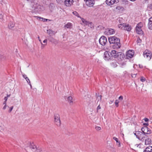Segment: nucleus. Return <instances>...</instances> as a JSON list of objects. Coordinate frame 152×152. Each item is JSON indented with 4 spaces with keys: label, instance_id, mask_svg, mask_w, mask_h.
<instances>
[{
    "label": "nucleus",
    "instance_id": "1",
    "mask_svg": "<svg viewBox=\"0 0 152 152\" xmlns=\"http://www.w3.org/2000/svg\"><path fill=\"white\" fill-rule=\"evenodd\" d=\"M31 10L32 12L36 13L43 11L44 10V8L42 6L38 4H36L33 5Z\"/></svg>",
    "mask_w": 152,
    "mask_h": 152
},
{
    "label": "nucleus",
    "instance_id": "2",
    "mask_svg": "<svg viewBox=\"0 0 152 152\" xmlns=\"http://www.w3.org/2000/svg\"><path fill=\"white\" fill-rule=\"evenodd\" d=\"M118 27L121 29L126 30L128 31H130L132 29L131 26L126 23L120 24L118 25Z\"/></svg>",
    "mask_w": 152,
    "mask_h": 152
},
{
    "label": "nucleus",
    "instance_id": "3",
    "mask_svg": "<svg viewBox=\"0 0 152 152\" xmlns=\"http://www.w3.org/2000/svg\"><path fill=\"white\" fill-rule=\"evenodd\" d=\"M109 41L110 44L117 43L120 42V39L115 36L110 37H109Z\"/></svg>",
    "mask_w": 152,
    "mask_h": 152
},
{
    "label": "nucleus",
    "instance_id": "4",
    "mask_svg": "<svg viewBox=\"0 0 152 152\" xmlns=\"http://www.w3.org/2000/svg\"><path fill=\"white\" fill-rule=\"evenodd\" d=\"M54 121L56 125L60 126L61 125V121L60 119V116L59 114H56L54 115Z\"/></svg>",
    "mask_w": 152,
    "mask_h": 152
},
{
    "label": "nucleus",
    "instance_id": "5",
    "mask_svg": "<svg viewBox=\"0 0 152 152\" xmlns=\"http://www.w3.org/2000/svg\"><path fill=\"white\" fill-rule=\"evenodd\" d=\"M143 55L145 57H146L149 60L151 58V53L150 51L148 50H146L144 52Z\"/></svg>",
    "mask_w": 152,
    "mask_h": 152
},
{
    "label": "nucleus",
    "instance_id": "6",
    "mask_svg": "<svg viewBox=\"0 0 152 152\" xmlns=\"http://www.w3.org/2000/svg\"><path fill=\"white\" fill-rule=\"evenodd\" d=\"M99 43L102 45H104L107 42V38L104 36H102L99 40Z\"/></svg>",
    "mask_w": 152,
    "mask_h": 152
},
{
    "label": "nucleus",
    "instance_id": "7",
    "mask_svg": "<svg viewBox=\"0 0 152 152\" xmlns=\"http://www.w3.org/2000/svg\"><path fill=\"white\" fill-rule=\"evenodd\" d=\"M109 53L111 57H113L115 58L118 57L121 54V52L116 53V51L115 50H112L111 52H109Z\"/></svg>",
    "mask_w": 152,
    "mask_h": 152
},
{
    "label": "nucleus",
    "instance_id": "8",
    "mask_svg": "<svg viewBox=\"0 0 152 152\" xmlns=\"http://www.w3.org/2000/svg\"><path fill=\"white\" fill-rule=\"evenodd\" d=\"M134 52L133 50H129L126 53V58L129 59L132 58L134 55Z\"/></svg>",
    "mask_w": 152,
    "mask_h": 152
},
{
    "label": "nucleus",
    "instance_id": "9",
    "mask_svg": "<svg viewBox=\"0 0 152 152\" xmlns=\"http://www.w3.org/2000/svg\"><path fill=\"white\" fill-rule=\"evenodd\" d=\"M95 3L94 0H86V5L89 7H91L93 6Z\"/></svg>",
    "mask_w": 152,
    "mask_h": 152
},
{
    "label": "nucleus",
    "instance_id": "10",
    "mask_svg": "<svg viewBox=\"0 0 152 152\" xmlns=\"http://www.w3.org/2000/svg\"><path fill=\"white\" fill-rule=\"evenodd\" d=\"M111 56L110 55L109 52H105L104 54V58L105 60H109L111 59Z\"/></svg>",
    "mask_w": 152,
    "mask_h": 152
},
{
    "label": "nucleus",
    "instance_id": "11",
    "mask_svg": "<svg viewBox=\"0 0 152 152\" xmlns=\"http://www.w3.org/2000/svg\"><path fill=\"white\" fill-rule=\"evenodd\" d=\"M73 0H65L64 1L65 5L67 6H70L73 4Z\"/></svg>",
    "mask_w": 152,
    "mask_h": 152
},
{
    "label": "nucleus",
    "instance_id": "12",
    "mask_svg": "<svg viewBox=\"0 0 152 152\" xmlns=\"http://www.w3.org/2000/svg\"><path fill=\"white\" fill-rule=\"evenodd\" d=\"M65 98L68 102L70 105L73 104V99L72 97L71 96H66Z\"/></svg>",
    "mask_w": 152,
    "mask_h": 152
},
{
    "label": "nucleus",
    "instance_id": "13",
    "mask_svg": "<svg viewBox=\"0 0 152 152\" xmlns=\"http://www.w3.org/2000/svg\"><path fill=\"white\" fill-rule=\"evenodd\" d=\"M115 9L116 11H118L119 12H122L124 10V8L121 6H118L116 7Z\"/></svg>",
    "mask_w": 152,
    "mask_h": 152
},
{
    "label": "nucleus",
    "instance_id": "14",
    "mask_svg": "<svg viewBox=\"0 0 152 152\" xmlns=\"http://www.w3.org/2000/svg\"><path fill=\"white\" fill-rule=\"evenodd\" d=\"M148 27L149 29L152 30V17L149 19Z\"/></svg>",
    "mask_w": 152,
    "mask_h": 152
},
{
    "label": "nucleus",
    "instance_id": "15",
    "mask_svg": "<svg viewBox=\"0 0 152 152\" xmlns=\"http://www.w3.org/2000/svg\"><path fill=\"white\" fill-rule=\"evenodd\" d=\"M115 1V0H106V3L108 5H111L114 4Z\"/></svg>",
    "mask_w": 152,
    "mask_h": 152
},
{
    "label": "nucleus",
    "instance_id": "16",
    "mask_svg": "<svg viewBox=\"0 0 152 152\" xmlns=\"http://www.w3.org/2000/svg\"><path fill=\"white\" fill-rule=\"evenodd\" d=\"M48 40L50 42L54 43L55 44L58 43V42L57 40L52 37H50L48 39Z\"/></svg>",
    "mask_w": 152,
    "mask_h": 152
},
{
    "label": "nucleus",
    "instance_id": "17",
    "mask_svg": "<svg viewBox=\"0 0 152 152\" xmlns=\"http://www.w3.org/2000/svg\"><path fill=\"white\" fill-rule=\"evenodd\" d=\"M114 44L113 46V47L114 49H117L118 48H120L121 46V45L120 43H114Z\"/></svg>",
    "mask_w": 152,
    "mask_h": 152
},
{
    "label": "nucleus",
    "instance_id": "18",
    "mask_svg": "<svg viewBox=\"0 0 152 152\" xmlns=\"http://www.w3.org/2000/svg\"><path fill=\"white\" fill-rule=\"evenodd\" d=\"M136 31L139 34H143V31L141 29V28L136 27Z\"/></svg>",
    "mask_w": 152,
    "mask_h": 152
},
{
    "label": "nucleus",
    "instance_id": "19",
    "mask_svg": "<svg viewBox=\"0 0 152 152\" xmlns=\"http://www.w3.org/2000/svg\"><path fill=\"white\" fill-rule=\"evenodd\" d=\"M30 147L32 149V151H36V150L37 148L35 145H34L33 143L30 144Z\"/></svg>",
    "mask_w": 152,
    "mask_h": 152
},
{
    "label": "nucleus",
    "instance_id": "20",
    "mask_svg": "<svg viewBox=\"0 0 152 152\" xmlns=\"http://www.w3.org/2000/svg\"><path fill=\"white\" fill-rule=\"evenodd\" d=\"M152 151V147L149 146L146 148L143 152H151Z\"/></svg>",
    "mask_w": 152,
    "mask_h": 152
},
{
    "label": "nucleus",
    "instance_id": "21",
    "mask_svg": "<svg viewBox=\"0 0 152 152\" xmlns=\"http://www.w3.org/2000/svg\"><path fill=\"white\" fill-rule=\"evenodd\" d=\"M151 140L150 138L148 137L145 139V144L146 145H149L151 143Z\"/></svg>",
    "mask_w": 152,
    "mask_h": 152
},
{
    "label": "nucleus",
    "instance_id": "22",
    "mask_svg": "<svg viewBox=\"0 0 152 152\" xmlns=\"http://www.w3.org/2000/svg\"><path fill=\"white\" fill-rule=\"evenodd\" d=\"M115 32L113 29L110 28L108 29L107 34L109 35H111L115 33Z\"/></svg>",
    "mask_w": 152,
    "mask_h": 152
},
{
    "label": "nucleus",
    "instance_id": "23",
    "mask_svg": "<svg viewBox=\"0 0 152 152\" xmlns=\"http://www.w3.org/2000/svg\"><path fill=\"white\" fill-rule=\"evenodd\" d=\"M47 33L49 34H55L56 33L55 31L52 29H48L47 30Z\"/></svg>",
    "mask_w": 152,
    "mask_h": 152
},
{
    "label": "nucleus",
    "instance_id": "24",
    "mask_svg": "<svg viewBox=\"0 0 152 152\" xmlns=\"http://www.w3.org/2000/svg\"><path fill=\"white\" fill-rule=\"evenodd\" d=\"M14 26V24L12 22H10L9 23L8 27L10 29H12Z\"/></svg>",
    "mask_w": 152,
    "mask_h": 152
},
{
    "label": "nucleus",
    "instance_id": "25",
    "mask_svg": "<svg viewBox=\"0 0 152 152\" xmlns=\"http://www.w3.org/2000/svg\"><path fill=\"white\" fill-rule=\"evenodd\" d=\"M141 130L142 132L143 133V134H145L147 130H148V127H144L142 128Z\"/></svg>",
    "mask_w": 152,
    "mask_h": 152
},
{
    "label": "nucleus",
    "instance_id": "26",
    "mask_svg": "<svg viewBox=\"0 0 152 152\" xmlns=\"http://www.w3.org/2000/svg\"><path fill=\"white\" fill-rule=\"evenodd\" d=\"M113 139L115 140L117 142V145H118L119 146H120V142L118 140V139L115 137H114L113 138Z\"/></svg>",
    "mask_w": 152,
    "mask_h": 152
},
{
    "label": "nucleus",
    "instance_id": "27",
    "mask_svg": "<svg viewBox=\"0 0 152 152\" xmlns=\"http://www.w3.org/2000/svg\"><path fill=\"white\" fill-rule=\"evenodd\" d=\"M72 24L70 23H68L65 26V27L67 28H70L72 27Z\"/></svg>",
    "mask_w": 152,
    "mask_h": 152
},
{
    "label": "nucleus",
    "instance_id": "28",
    "mask_svg": "<svg viewBox=\"0 0 152 152\" xmlns=\"http://www.w3.org/2000/svg\"><path fill=\"white\" fill-rule=\"evenodd\" d=\"M143 133L140 132L136 131V137L138 138Z\"/></svg>",
    "mask_w": 152,
    "mask_h": 152
},
{
    "label": "nucleus",
    "instance_id": "29",
    "mask_svg": "<svg viewBox=\"0 0 152 152\" xmlns=\"http://www.w3.org/2000/svg\"><path fill=\"white\" fill-rule=\"evenodd\" d=\"M145 134L142 133V134H141V135L140 136V137L138 138L139 140H140L141 139H142V138H145Z\"/></svg>",
    "mask_w": 152,
    "mask_h": 152
},
{
    "label": "nucleus",
    "instance_id": "30",
    "mask_svg": "<svg viewBox=\"0 0 152 152\" xmlns=\"http://www.w3.org/2000/svg\"><path fill=\"white\" fill-rule=\"evenodd\" d=\"M143 26V24L142 23L140 22V23H139L137 25V26H136V27H139V28H141Z\"/></svg>",
    "mask_w": 152,
    "mask_h": 152
},
{
    "label": "nucleus",
    "instance_id": "31",
    "mask_svg": "<svg viewBox=\"0 0 152 152\" xmlns=\"http://www.w3.org/2000/svg\"><path fill=\"white\" fill-rule=\"evenodd\" d=\"M0 59L2 60H4L6 59V57L0 54Z\"/></svg>",
    "mask_w": 152,
    "mask_h": 152
},
{
    "label": "nucleus",
    "instance_id": "32",
    "mask_svg": "<svg viewBox=\"0 0 152 152\" xmlns=\"http://www.w3.org/2000/svg\"><path fill=\"white\" fill-rule=\"evenodd\" d=\"M73 14L74 15L77 16L78 17H80V16H79V14H78V13L77 12H76V11H74V12H73Z\"/></svg>",
    "mask_w": 152,
    "mask_h": 152
},
{
    "label": "nucleus",
    "instance_id": "33",
    "mask_svg": "<svg viewBox=\"0 0 152 152\" xmlns=\"http://www.w3.org/2000/svg\"><path fill=\"white\" fill-rule=\"evenodd\" d=\"M81 20H82V21L83 23L86 24V25L88 23H89L88 22H87L85 19H83V18H82Z\"/></svg>",
    "mask_w": 152,
    "mask_h": 152
},
{
    "label": "nucleus",
    "instance_id": "34",
    "mask_svg": "<svg viewBox=\"0 0 152 152\" xmlns=\"http://www.w3.org/2000/svg\"><path fill=\"white\" fill-rule=\"evenodd\" d=\"M36 151L37 152H42L41 148L39 147H37Z\"/></svg>",
    "mask_w": 152,
    "mask_h": 152
},
{
    "label": "nucleus",
    "instance_id": "35",
    "mask_svg": "<svg viewBox=\"0 0 152 152\" xmlns=\"http://www.w3.org/2000/svg\"><path fill=\"white\" fill-rule=\"evenodd\" d=\"M151 133V130L150 129L148 128V130L146 132V134H150Z\"/></svg>",
    "mask_w": 152,
    "mask_h": 152
},
{
    "label": "nucleus",
    "instance_id": "36",
    "mask_svg": "<svg viewBox=\"0 0 152 152\" xmlns=\"http://www.w3.org/2000/svg\"><path fill=\"white\" fill-rule=\"evenodd\" d=\"M135 146H136L137 147H139L140 148H142L143 147V145L141 144H136Z\"/></svg>",
    "mask_w": 152,
    "mask_h": 152
},
{
    "label": "nucleus",
    "instance_id": "37",
    "mask_svg": "<svg viewBox=\"0 0 152 152\" xmlns=\"http://www.w3.org/2000/svg\"><path fill=\"white\" fill-rule=\"evenodd\" d=\"M119 103V101L118 100H116L115 102V105L116 107H118V103Z\"/></svg>",
    "mask_w": 152,
    "mask_h": 152
},
{
    "label": "nucleus",
    "instance_id": "38",
    "mask_svg": "<svg viewBox=\"0 0 152 152\" xmlns=\"http://www.w3.org/2000/svg\"><path fill=\"white\" fill-rule=\"evenodd\" d=\"M148 8H149L150 9H152V2L148 4Z\"/></svg>",
    "mask_w": 152,
    "mask_h": 152
},
{
    "label": "nucleus",
    "instance_id": "39",
    "mask_svg": "<svg viewBox=\"0 0 152 152\" xmlns=\"http://www.w3.org/2000/svg\"><path fill=\"white\" fill-rule=\"evenodd\" d=\"M140 80L142 82H143L145 81V77H141V78L140 79Z\"/></svg>",
    "mask_w": 152,
    "mask_h": 152
},
{
    "label": "nucleus",
    "instance_id": "40",
    "mask_svg": "<svg viewBox=\"0 0 152 152\" xmlns=\"http://www.w3.org/2000/svg\"><path fill=\"white\" fill-rule=\"evenodd\" d=\"M33 17H34V18H36L37 19V20H39L40 19H43V18H41L40 17H38V16H33Z\"/></svg>",
    "mask_w": 152,
    "mask_h": 152
},
{
    "label": "nucleus",
    "instance_id": "41",
    "mask_svg": "<svg viewBox=\"0 0 152 152\" xmlns=\"http://www.w3.org/2000/svg\"><path fill=\"white\" fill-rule=\"evenodd\" d=\"M137 42V43H140L141 42V40L140 39V38H138Z\"/></svg>",
    "mask_w": 152,
    "mask_h": 152
},
{
    "label": "nucleus",
    "instance_id": "42",
    "mask_svg": "<svg viewBox=\"0 0 152 152\" xmlns=\"http://www.w3.org/2000/svg\"><path fill=\"white\" fill-rule=\"evenodd\" d=\"M148 138V136L145 134V138H142V139H141V140L143 141L145 140V139H146Z\"/></svg>",
    "mask_w": 152,
    "mask_h": 152
},
{
    "label": "nucleus",
    "instance_id": "43",
    "mask_svg": "<svg viewBox=\"0 0 152 152\" xmlns=\"http://www.w3.org/2000/svg\"><path fill=\"white\" fill-rule=\"evenodd\" d=\"M95 129L96 130L99 131L101 130V128L99 126H96L95 127Z\"/></svg>",
    "mask_w": 152,
    "mask_h": 152
},
{
    "label": "nucleus",
    "instance_id": "44",
    "mask_svg": "<svg viewBox=\"0 0 152 152\" xmlns=\"http://www.w3.org/2000/svg\"><path fill=\"white\" fill-rule=\"evenodd\" d=\"M28 1L31 3H34L36 0H26Z\"/></svg>",
    "mask_w": 152,
    "mask_h": 152
},
{
    "label": "nucleus",
    "instance_id": "45",
    "mask_svg": "<svg viewBox=\"0 0 152 152\" xmlns=\"http://www.w3.org/2000/svg\"><path fill=\"white\" fill-rule=\"evenodd\" d=\"M13 106H12L11 107H10V109L9 110V113H11L12 110L13 109Z\"/></svg>",
    "mask_w": 152,
    "mask_h": 152
},
{
    "label": "nucleus",
    "instance_id": "46",
    "mask_svg": "<svg viewBox=\"0 0 152 152\" xmlns=\"http://www.w3.org/2000/svg\"><path fill=\"white\" fill-rule=\"evenodd\" d=\"M123 99V96H121L118 98L119 100L120 101H121Z\"/></svg>",
    "mask_w": 152,
    "mask_h": 152
},
{
    "label": "nucleus",
    "instance_id": "47",
    "mask_svg": "<svg viewBox=\"0 0 152 152\" xmlns=\"http://www.w3.org/2000/svg\"><path fill=\"white\" fill-rule=\"evenodd\" d=\"M26 80L27 82L29 84H30V81L29 79V78L28 77L27 79H26Z\"/></svg>",
    "mask_w": 152,
    "mask_h": 152
},
{
    "label": "nucleus",
    "instance_id": "48",
    "mask_svg": "<svg viewBox=\"0 0 152 152\" xmlns=\"http://www.w3.org/2000/svg\"><path fill=\"white\" fill-rule=\"evenodd\" d=\"M118 21L120 23H121V21L122 20V18H119L118 19Z\"/></svg>",
    "mask_w": 152,
    "mask_h": 152
},
{
    "label": "nucleus",
    "instance_id": "49",
    "mask_svg": "<svg viewBox=\"0 0 152 152\" xmlns=\"http://www.w3.org/2000/svg\"><path fill=\"white\" fill-rule=\"evenodd\" d=\"M23 78H25L26 79H26L28 78V77H27L26 75H25V74L23 75Z\"/></svg>",
    "mask_w": 152,
    "mask_h": 152
},
{
    "label": "nucleus",
    "instance_id": "50",
    "mask_svg": "<svg viewBox=\"0 0 152 152\" xmlns=\"http://www.w3.org/2000/svg\"><path fill=\"white\" fill-rule=\"evenodd\" d=\"M47 39H45L43 41V42L44 43L47 44Z\"/></svg>",
    "mask_w": 152,
    "mask_h": 152
},
{
    "label": "nucleus",
    "instance_id": "51",
    "mask_svg": "<svg viewBox=\"0 0 152 152\" xmlns=\"http://www.w3.org/2000/svg\"><path fill=\"white\" fill-rule=\"evenodd\" d=\"M136 74H132V77H134L136 76Z\"/></svg>",
    "mask_w": 152,
    "mask_h": 152
},
{
    "label": "nucleus",
    "instance_id": "52",
    "mask_svg": "<svg viewBox=\"0 0 152 152\" xmlns=\"http://www.w3.org/2000/svg\"><path fill=\"white\" fill-rule=\"evenodd\" d=\"M38 40H39V41L40 42L41 44L42 45V42L41 41V39H40V38L39 37H38Z\"/></svg>",
    "mask_w": 152,
    "mask_h": 152
},
{
    "label": "nucleus",
    "instance_id": "53",
    "mask_svg": "<svg viewBox=\"0 0 152 152\" xmlns=\"http://www.w3.org/2000/svg\"><path fill=\"white\" fill-rule=\"evenodd\" d=\"M8 99V97L7 96L5 97L4 98V100H5L4 101H7Z\"/></svg>",
    "mask_w": 152,
    "mask_h": 152
},
{
    "label": "nucleus",
    "instance_id": "54",
    "mask_svg": "<svg viewBox=\"0 0 152 152\" xmlns=\"http://www.w3.org/2000/svg\"><path fill=\"white\" fill-rule=\"evenodd\" d=\"M144 120L145 122H147L148 121V119L146 118H144Z\"/></svg>",
    "mask_w": 152,
    "mask_h": 152
},
{
    "label": "nucleus",
    "instance_id": "55",
    "mask_svg": "<svg viewBox=\"0 0 152 152\" xmlns=\"http://www.w3.org/2000/svg\"><path fill=\"white\" fill-rule=\"evenodd\" d=\"M7 107V105H4V106L3 108V109L4 110H5L6 109Z\"/></svg>",
    "mask_w": 152,
    "mask_h": 152
},
{
    "label": "nucleus",
    "instance_id": "56",
    "mask_svg": "<svg viewBox=\"0 0 152 152\" xmlns=\"http://www.w3.org/2000/svg\"><path fill=\"white\" fill-rule=\"evenodd\" d=\"M101 109V107H100L99 105L97 108V110H98Z\"/></svg>",
    "mask_w": 152,
    "mask_h": 152
},
{
    "label": "nucleus",
    "instance_id": "57",
    "mask_svg": "<svg viewBox=\"0 0 152 152\" xmlns=\"http://www.w3.org/2000/svg\"><path fill=\"white\" fill-rule=\"evenodd\" d=\"M6 102L7 101H4L3 103V104L6 105Z\"/></svg>",
    "mask_w": 152,
    "mask_h": 152
},
{
    "label": "nucleus",
    "instance_id": "58",
    "mask_svg": "<svg viewBox=\"0 0 152 152\" xmlns=\"http://www.w3.org/2000/svg\"><path fill=\"white\" fill-rule=\"evenodd\" d=\"M113 100H112V101L110 100V102H109V103H110V104H111L112 103H113Z\"/></svg>",
    "mask_w": 152,
    "mask_h": 152
},
{
    "label": "nucleus",
    "instance_id": "59",
    "mask_svg": "<svg viewBox=\"0 0 152 152\" xmlns=\"http://www.w3.org/2000/svg\"><path fill=\"white\" fill-rule=\"evenodd\" d=\"M115 2H116V3H118V2H119V0H115Z\"/></svg>",
    "mask_w": 152,
    "mask_h": 152
},
{
    "label": "nucleus",
    "instance_id": "60",
    "mask_svg": "<svg viewBox=\"0 0 152 152\" xmlns=\"http://www.w3.org/2000/svg\"><path fill=\"white\" fill-rule=\"evenodd\" d=\"M98 97H100V100H101V96H98Z\"/></svg>",
    "mask_w": 152,
    "mask_h": 152
},
{
    "label": "nucleus",
    "instance_id": "61",
    "mask_svg": "<svg viewBox=\"0 0 152 152\" xmlns=\"http://www.w3.org/2000/svg\"><path fill=\"white\" fill-rule=\"evenodd\" d=\"M10 96V95H8H8H7V97H8Z\"/></svg>",
    "mask_w": 152,
    "mask_h": 152
},
{
    "label": "nucleus",
    "instance_id": "62",
    "mask_svg": "<svg viewBox=\"0 0 152 152\" xmlns=\"http://www.w3.org/2000/svg\"><path fill=\"white\" fill-rule=\"evenodd\" d=\"M29 85H30V87H31V88H32V86H31V84L30 83V84H29Z\"/></svg>",
    "mask_w": 152,
    "mask_h": 152
},
{
    "label": "nucleus",
    "instance_id": "63",
    "mask_svg": "<svg viewBox=\"0 0 152 152\" xmlns=\"http://www.w3.org/2000/svg\"><path fill=\"white\" fill-rule=\"evenodd\" d=\"M136 132L135 133H134V134L136 136Z\"/></svg>",
    "mask_w": 152,
    "mask_h": 152
},
{
    "label": "nucleus",
    "instance_id": "64",
    "mask_svg": "<svg viewBox=\"0 0 152 152\" xmlns=\"http://www.w3.org/2000/svg\"><path fill=\"white\" fill-rule=\"evenodd\" d=\"M130 0L131 1H135L136 0Z\"/></svg>",
    "mask_w": 152,
    "mask_h": 152
}]
</instances>
